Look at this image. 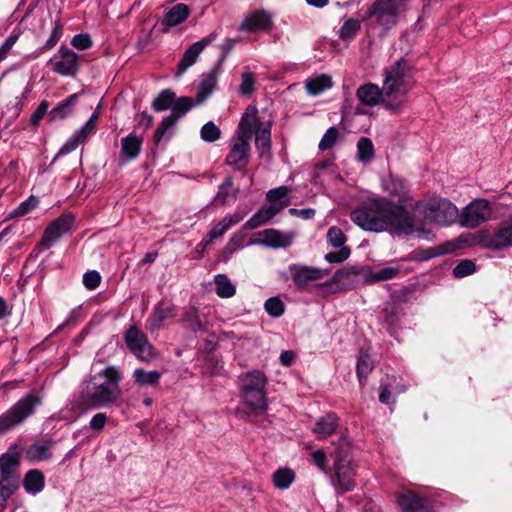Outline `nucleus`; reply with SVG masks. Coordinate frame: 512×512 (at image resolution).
Listing matches in <instances>:
<instances>
[{
    "mask_svg": "<svg viewBox=\"0 0 512 512\" xmlns=\"http://www.w3.org/2000/svg\"><path fill=\"white\" fill-rule=\"evenodd\" d=\"M407 0H375L367 9L364 19H374L384 36L395 27L406 11Z\"/></svg>",
    "mask_w": 512,
    "mask_h": 512,
    "instance_id": "obj_6",
    "label": "nucleus"
},
{
    "mask_svg": "<svg viewBox=\"0 0 512 512\" xmlns=\"http://www.w3.org/2000/svg\"><path fill=\"white\" fill-rule=\"evenodd\" d=\"M510 223L503 225L493 236H491L486 246L492 250H500L512 246V213L509 215Z\"/></svg>",
    "mask_w": 512,
    "mask_h": 512,
    "instance_id": "obj_34",
    "label": "nucleus"
},
{
    "mask_svg": "<svg viewBox=\"0 0 512 512\" xmlns=\"http://www.w3.org/2000/svg\"><path fill=\"white\" fill-rule=\"evenodd\" d=\"M52 441L50 440H40L36 441L27 449L26 455L27 458L31 461H43L50 459Z\"/></svg>",
    "mask_w": 512,
    "mask_h": 512,
    "instance_id": "obj_40",
    "label": "nucleus"
},
{
    "mask_svg": "<svg viewBox=\"0 0 512 512\" xmlns=\"http://www.w3.org/2000/svg\"><path fill=\"white\" fill-rule=\"evenodd\" d=\"M356 96L359 101L366 106L383 105L386 100L384 88H379L376 84L368 83L357 89Z\"/></svg>",
    "mask_w": 512,
    "mask_h": 512,
    "instance_id": "obj_25",
    "label": "nucleus"
},
{
    "mask_svg": "<svg viewBox=\"0 0 512 512\" xmlns=\"http://www.w3.org/2000/svg\"><path fill=\"white\" fill-rule=\"evenodd\" d=\"M295 480V473L288 467L278 468L272 474L273 485L279 490L288 489Z\"/></svg>",
    "mask_w": 512,
    "mask_h": 512,
    "instance_id": "obj_43",
    "label": "nucleus"
},
{
    "mask_svg": "<svg viewBox=\"0 0 512 512\" xmlns=\"http://www.w3.org/2000/svg\"><path fill=\"white\" fill-rule=\"evenodd\" d=\"M396 500L402 512H434L427 498L411 490L397 492Z\"/></svg>",
    "mask_w": 512,
    "mask_h": 512,
    "instance_id": "obj_18",
    "label": "nucleus"
},
{
    "mask_svg": "<svg viewBox=\"0 0 512 512\" xmlns=\"http://www.w3.org/2000/svg\"><path fill=\"white\" fill-rule=\"evenodd\" d=\"M327 239L329 243L335 247H342L345 243V235L338 227H331L327 232Z\"/></svg>",
    "mask_w": 512,
    "mask_h": 512,
    "instance_id": "obj_60",
    "label": "nucleus"
},
{
    "mask_svg": "<svg viewBox=\"0 0 512 512\" xmlns=\"http://www.w3.org/2000/svg\"><path fill=\"white\" fill-rule=\"evenodd\" d=\"M404 316V303L398 299H391L385 303L379 313V320L385 325L388 333L397 338L401 328V320Z\"/></svg>",
    "mask_w": 512,
    "mask_h": 512,
    "instance_id": "obj_13",
    "label": "nucleus"
},
{
    "mask_svg": "<svg viewBox=\"0 0 512 512\" xmlns=\"http://www.w3.org/2000/svg\"><path fill=\"white\" fill-rule=\"evenodd\" d=\"M122 373L118 366L107 365L79 386V399L88 409L118 406L121 398Z\"/></svg>",
    "mask_w": 512,
    "mask_h": 512,
    "instance_id": "obj_2",
    "label": "nucleus"
},
{
    "mask_svg": "<svg viewBox=\"0 0 512 512\" xmlns=\"http://www.w3.org/2000/svg\"><path fill=\"white\" fill-rule=\"evenodd\" d=\"M252 244H256V241H252L251 239H248L246 234L243 232H238L233 235V237L228 242L227 248L233 252L239 248H242L244 246H249Z\"/></svg>",
    "mask_w": 512,
    "mask_h": 512,
    "instance_id": "obj_59",
    "label": "nucleus"
},
{
    "mask_svg": "<svg viewBox=\"0 0 512 512\" xmlns=\"http://www.w3.org/2000/svg\"><path fill=\"white\" fill-rule=\"evenodd\" d=\"M44 485V475L37 469L29 470L23 479V487L25 491L31 495L40 493L44 489Z\"/></svg>",
    "mask_w": 512,
    "mask_h": 512,
    "instance_id": "obj_39",
    "label": "nucleus"
},
{
    "mask_svg": "<svg viewBox=\"0 0 512 512\" xmlns=\"http://www.w3.org/2000/svg\"><path fill=\"white\" fill-rule=\"evenodd\" d=\"M255 145L261 156L269 152L271 147V129L269 126L261 127L256 130Z\"/></svg>",
    "mask_w": 512,
    "mask_h": 512,
    "instance_id": "obj_49",
    "label": "nucleus"
},
{
    "mask_svg": "<svg viewBox=\"0 0 512 512\" xmlns=\"http://www.w3.org/2000/svg\"><path fill=\"white\" fill-rule=\"evenodd\" d=\"M272 19L269 13L264 10H256L247 15L240 26L239 31H268L271 29Z\"/></svg>",
    "mask_w": 512,
    "mask_h": 512,
    "instance_id": "obj_21",
    "label": "nucleus"
},
{
    "mask_svg": "<svg viewBox=\"0 0 512 512\" xmlns=\"http://www.w3.org/2000/svg\"><path fill=\"white\" fill-rule=\"evenodd\" d=\"M373 369V362L370 359L369 355L367 353H362L358 357L357 364H356V373L361 381L362 378H366L367 375L372 371Z\"/></svg>",
    "mask_w": 512,
    "mask_h": 512,
    "instance_id": "obj_54",
    "label": "nucleus"
},
{
    "mask_svg": "<svg viewBox=\"0 0 512 512\" xmlns=\"http://www.w3.org/2000/svg\"><path fill=\"white\" fill-rule=\"evenodd\" d=\"M424 218L437 225L445 226L459 220L457 207L447 199H438L425 206Z\"/></svg>",
    "mask_w": 512,
    "mask_h": 512,
    "instance_id": "obj_9",
    "label": "nucleus"
},
{
    "mask_svg": "<svg viewBox=\"0 0 512 512\" xmlns=\"http://www.w3.org/2000/svg\"><path fill=\"white\" fill-rule=\"evenodd\" d=\"M412 68L407 60L401 58L384 71L383 88L386 100L383 106L393 112L401 109L411 87Z\"/></svg>",
    "mask_w": 512,
    "mask_h": 512,
    "instance_id": "obj_3",
    "label": "nucleus"
},
{
    "mask_svg": "<svg viewBox=\"0 0 512 512\" xmlns=\"http://www.w3.org/2000/svg\"><path fill=\"white\" fill-rule=\"evenodd\" d=\"M289 271L291 278L298 289H303L307 283L320 280L330 273L328 269H321L301 264L290 265Z\"/></svg>",
    "mask_w": 512,
    "mask_h": 512,
    "instance_id": "obj_17",
    "label": "nucleus"
},
{
    "mask_svg": "<svg viewBox=\"0 0 512 512\" xmlns=\"http://www.w3.org/2000/svg\"><path fill=\"white\" fill-rule=\"evenodd\" d=\"M405 391V386L397 382V378L393 377L381 382V392L379 395V401L383 404L389 405L392 400L393 394H400Z\"/></svg>",
    "mask_w": 512,
    "mask_h": 512,
    "instance_id": "obj_42",
    "label": "nucleus"
},
{
    "mask_svg": "<svg viewBox=\"0 0 512 512\" xmlns=\"http://www.w3.org/2000/svg\"><path fill=\"white\" fill-rule=\"evenodd\" d=\"M53 70L64 76H73L78 70V56L69 48L62 46L51 58Z\"/></svg>",
    "mask_w": 512,
    "mask_h": 512,
    "instance_id": "obj_15",
    "label": "nucleus"
},
{
    "mask_svg": "<svg viewBox=\"0 0 512 512\" xmlns=\"http://www.w3.org/2000/svg\"><path fill=\"white\" fill-rule=\"evenodd\" d=\"M101 283V275L96 270H89L83 275V285L89 289H96Z\"/></svg>",
    "mask_w": 512,
    "mask_h": 512,
    "instance_id": "obj_62",
    "label": "nucleus"
},
{
    "mask_svg": "<svg viewBox=\"0 0 512 512\" xmlns=\"http://www.w3.org/2000/svg\"><path fill=\"white\" fill-rule=\"evenodd\" d=\"M339 426V417L334 412L320 416L312 429L318 439H325L332 435Z\"/></svg>",
    "mask_w": 512,
    "mask_h": 512,
    "instance_id": "obj_26",
    "label": "nucleus"
},
{
    "mask_svg": "<svg viewBox=\"0 0 512 512\" xmlns=\"http://www.w3.org/2000/svg\"><path fill=\"white\" fill-rule=\"evenodd\" d=\"M361 29V22L355 18L347 19L341 26L338 36L343 41L354 39Z\"/></svg>",
    "mask_w": 512,
    "mask_h": 512,
    "instance_id": "obj_51",
    "label": "nucleus"
},
{
    "mask_svg": "<svg viewBox=\"0 0 512 512\" xmlns=\"http://www.w3.org/2000/svg\"><path fill=\"white\" fill-rule=\"evenodd\" d=\"M219 70L220 66L216 64L211 71L203 75L197 90L196 105L202 104L212 94L217 85Z\"/></svg>",
    "mask_w": 512,
    "mask_h": 512,
    "instance_id": "obj_28",
    "label": "nucleus"
},
{
    "mask_svg": "<svg viewBox=\"0 0 512 512\" xmlns=\"http://www.w3.org/2000/svg\"><path fill=\"white\" fill-rule=\"evenodd\" d=\"M284 205H264L244 224L245 229H256L268 223L274 216L283 210Z\"/></svg>",
    "mask_w": 512,
    "mask_h": 512,
    "instance_id": "obj_27",
    "label": "nucleus"
},
{
    "mask_svg": "<svg viewBox=\"0 0 512 512\" xmlns=\"http://www.w3.org/2000/svg\"><path fill=\"white\" fill-rule=\"evenodd\" d=\"M20 478L0 477V512L7 507L10 497L18 490Z\"/></svg>",
    "mask_w": 512,
    "mask_h": 512,
    "instance_id": "obj_41",
    "label": "nucleus"
},
{
    "mask_svg": "<svg viewBox=\"0 0 512 512\" xmlns=\"http://www.w3.org/2000/svg\"><path fill=\"white\" fill-rule=\"evenodd\" d=\"M333 485L342 492L351 491L355 487V467L350 455V444L345 437H341L334 454Z\"/></svg>",
    "mask_w": 512,
    "mask_h": 512,
    "instance_id": "obj_5",
    "label": "nucleus"
},
{
    "mask_svg": "<svg viewBox=\"0 0 512 512\" xmlns=\"http://www.w3.org/2000/svg\"><path fill=\"white\" fill-rule=\"evenodd\" d=\"M132 378L139 387L155 388L159 385L162 378V372L157 370L147 371L143 368H136L132 373Z\"/></svg>",
    "mask_w": 512,
    "mask_h": 512,
    "instance_id": "obj_37",
    "label": "nucleus"
},
{
    "mask_svg": "<svg viewBox=\"0 0 512 512\" xmlns=\"http://www.w3.org/2000/svg\"><path fill=\"white\" fill-rule=\"evenodd\" d=\"M217 36V32L214 31L208 36L190 45L189 48L184 52L183 57L178 64L177 75L184 73L189 67H191L196 62L200 53L214 40H216Z\"/></svg>",
    "mask_w": 512,
    "mask_h": 512,
    "instance_id": "obj_19",
    "label": "nucleus"
},
{
    "mask_svg": "<svg viewBox=\"0 0 512 512\" xmlns=\"http://www.w3.org/2000/svg\"><path fill=\"white\" fill-rule=\"evenodd\" d=\"M239 193L240 189L234 187L233 176L228 175L225 177L224 181L219 185L218 191L213 200L214 202L226 205L231 202H235L238 198Z\"/></svg>",
    "mask_w": 512,
    "mask_h": 512,
    "instance_id": "obj_33",
    "label": "nucleus"
},
{
    "mask_svg": "<svg viewBox=\"0 0 512 512\" xmlns=\"http://www.w3.org/2000/svg\"><path fill=\"white\" fill-rule=\"evenodd\" d=\"M332 86V80L327 75H320L306 81V90L308 94L316 96L329 89Z\"/></svg>",
    "mask_w": 512,
    "mask_h": 512,
    "instance_id": "obj_45",
    "label": "nucleus"
},
{
    "mask_svg": "<svg viewBox=\"0 0 512 512\" xmlns=\"http://www.w3.org/2000/svg\"><path fill=\"white\" fill-rule=\"evenodd\" d=\"M492 216V207L486 199H476L469 203L459 213V223L462 227L474 229Z\"/></svg>",
    "mask_w": 512,
    "mask_h": 512,
    "instance_id": "obj_10",
    "label": "nucleus"
},
{
    "mask_svg": "<svg viewBox=\"0 0 512 512\" xmlns=\"http://www.w3.org/2000/svg\"><path fill=\"white\" fill-rule=\"evenodd\" d=\"M352 221L367 231L389 230L397 235H416L429 239L431 233L425 230L408 210L385 198L368 199L351 212Z\"/></svg>",
    "mask_w": 512,
    "mask_h": 512,
    "instance_id": "obj_1",
    "label": "nucleus"
},
{
    "mask_svg": "<svg viewBox=\"0 0 512 512\" xmlns=\"http://www.w3.org/2000/svg\"><path fill=\"white\" fill-rule=\"evenodd\" d=\"M264 309L268 315L278 318L284 314L285 305L279 297H270L264 303Z\"/></svg>",
    "mask_w": 512,
    "mask_h": 512,
    "instance_id": "obj_53",
    "label": "nucleus"
},
{
    "mask_svg": "<svg viewBox=\"0 0 512 512\" xmlns=\"http://www.w3.org/2000/svg\"><path fill=\"white\" fill-rule=\"evenodd\" d=\"M259 239L256 240V244H260L266 247L278 249L289 247L295 234L292 232H282L276 229H265L258 233Z\"/></svg>",
    "mask_w": 512,
    "mask_h": 512,
    "instance_id": "obj_20",
    "label": "nucleus"
},
{
    "mask_svg": "<svg viewBox=\"0 0 512 512\" xmlns=\"http://www.w3.org/2000/svg\"><path fill=\"white\" fill-rule=\"evenodd\" d=\"M190 14V9L186 4L178 3L173 5L164 15L161 25L164 31L184 22Z\"/></svg>",
    "mask_w": 512,
    "mask_h": 512,
    "instance_id": "obj_31",
    "label": "nucleus"
},
{
    "mask_svg": "<svg viewBox=\"0 0 512 512\" xmlns=\"http://www.w3.org/2000/svg\"><path fill=\"white\" fill-rule=\"evenodd\" d=\"M246 213L241 212L239 210L235 211L232 214H227L220 222L214 224L209 232L207 233L206 238L203 240L206 244L211 242L214 239L220 238L223 236L233 225L238 224L245 217Z\"/></svg>",
    "mask_w": 512,
    "mask_h": 512,
    "instance_id": "obj_22",
    "label": "nucleus"
},
{
    "mask_svg": "<svg viewBox=\"0 0 512 512\" xmlns=\"http://www.w3.org/2000/svg\"><path fill=\"white\" fill-rule=\"evenodd\" d=\"M175 93L170 89L162 90L152 102V108L156 112L165 111L168 108L172 109Z\"/></svg>",
    "mask_w": 512,
    "mask_h": 512,
    "instance_id": "obj_48",
    "label": "nucleus"
},
{
    "mask_svg": "<svg viewBox=\"0 0 512 512\" xmlns=\"http://www.w3.org/2000/svg\"><path fill=\"white\" fill-rule=\"evenodd\" d=\"M200 135L205 142H215L220 138L221 130L214 122L209 121L202 126Z\"/></svg>",
    "mask_w": 512,
    "mask_h": 512,
    "instance_id": "obj_56",
    "label": "nucleus"
},
{
    "mask_svg": "<svg viewBox=\"0 0 512 512\" xmlns=\"http://www.w3.org/2000/svg\"><path fill=\"white\" fill-rule=\"evenodd\" d=\"M83 141L74 133L60 148L58 153L53 159V162L62 155H66L72 151H74Z\"/></svg>",
    "mask_w": 512,
    "mask_h": 512,
    "instance_id": "obj_61",
    "label": "nucleus"
},
{
    "mask_svg": "<svg viewBox=\"0 0 512 512\" xmlns=\"http://www.w3.org/2000/svg\"><path fill=\"white\" fill-rule=\"evenodd\" d=\"M374 158V145L368 137H361L357 142V160L368 163Z\"/></svg>",
    "mask_w": 512,
    "mask_h": 512,
    "instance_id": "obj_47",
    "label": "nucleus"
},
{
    "mask_svg": "<svg viewBox=\"0 0 512 512\" xmlns=\"http://www.w3.org/2000/svg\"><path fill=\"white\" fill-rule=\"evenodd\" d=\"M254 77L250 72H244L242 74V81L239 87V91L243 95H250L254 90Z\"/></svg>",
    "mask_w": 512,
    "mask_h": 512,
    "instance_id": "obj_63",
    "label": "nucleus"
},
{
    "mask_svg": "<svg viewBox=\"0 0 512 512\" xmlns=\"http://www.w3.org/2000/svg\"><path fill=\"white\" fill-rule=\"evenodd\" d=\"M38 204L39 200L34 196H30L26 200L21 202L13 211H11L7 218L12 219L24 216L30 213L33 209H35Z\"/></svg>",
    "mask_w": 512,
    "mask_h": 512,
    "instance_id": "obj_52",
    "label": "nucleus"
},
{
    "mask_svg": "<svg viewBox=\"0 0 512 512\" xmlns=\"http://www.w3.org/2000/svg\"><path fill=\"white\" fill-rule=\"evenodd\" d=\"M339 136V131L336 127H330L326 130L322 139L319 142V149L321 151L328 150L334 146Z\"/></svg>",
    "mask_w": 512,
    "mask_h": 512,
    "instance_id": "obj_58",
    "label": "nucleus"
},
{
    "mask_svg": "<svg viewBox=\"0 0 512 512\" xmlns=\"http://www.w3.org/2000/svg\"><path fill=\"white\" fill-rule=\"evenodd\" d=\"M288 194L289 188L287 186H279L277 188L270 189L266 194V198L270 202V205H284V209L290 205Z\"/></svg>",
    "mask_w": 512,
    "mask_h": 512,
    "instance_id": "obj_46",
    "label": "nucleus"
},
{
    "mask_svg": "<svg viewBox=\"0 0 512 512\" xmlns=\"http://www.w3.org/2000/svg\"><path fill=\"white\" fill-rule=\"evenodd\" d=\"M75 217L71 213H65L52 221L45 229L40 245L48 249L60 238L71 232Z\"/></svg>",
    "mask_w": 512,
    "mask_h": 512,
    "instance_id": "obj_11",
    "label": "nucleus"
},
{
    "mask_svg": "<svg viewBox=\"0 0 512 512\" xmlns=\"http://www.w3.org/2000/svg\"><path fill=\"white\" fill-rule=\"evenodd\" d=\"M476 271V265L475 263L470 259H464L460 261L454 268H453V276L455 278H464L471 274H473Z\"/></svg>",
    "mask_w": 512,
    "mask_h": 512,
    "instance_id": "obj_55",
    "label": "nucleus"
},
{
    "mask_svg": "<svg viewBox=\"0 0 512 512\" xmlns=\"http://www.w3.org/2000/svg\"><path fill=\"white\" fill-rule=\"evenodd\" d=\"M258 121L257 109L255 107L247 108L246 113L242 116L238 130L234 138H241L250 142L253 134V128Z\"/></svg>",
    "mask_w": 512,
    "mask_h": 512,
    "instance_id": "obj_35",
    "label": "nucleus"
},
{
    "mask_svg": "<svg viewBox=\"0 0 512 512\" xmlns=\"http://www.w3.org/2000/svg\"><path fill=\"white\" fill-rule=\"evenodd\" d=\"M42 396L38 392H30L16 401L0 415V434H5L23 424L41 406Z\"/></svg>",
    "mask_w": 512,
    "mask_h": 512,
    "instance_id": "obj_4",
    "label": "nucleus"
},
{
    "mask_svg": "<svg viewBox=\"0 0 512 512\" xmlns=\"http://www.w3.org/2000/svg\"><path fill=\"white\" fill-rule=\"evenodd\" d=\"M143 139L135 134H129L121 139L120 159L127 162L136 159L142 148Z\"/></svg>",
    "mask_w": 512,
    "mask_h": 512,
    "instance_id": "obj_32",
    "label": "nucleus"
},
{
    "mask_svg": "<svg viewBox=\"0 0 512 512\" xmlns=\"http://www.w3.org/2000/svg\"><path fill=\"white\" fill-rule=\"evenodd\" d=\"M246 407L253 413L263 414L268 408L266 391H241Z\"/></svg>",
    "mask_w": 512,
    "mask_h": 512,
    "instance_id": "obj_29",
    "label": "nucleus"
},
{
    "mask_svg": "<svg viewBox=\"0 0 512 512\" xmlns=\"http://www.w3.org/2000/svg\"><path fill=\"white\" fill-rule=\"evenodd\" d=\"M478 243V237L473 234H462L458 238L446 241L436 247L424 251L422 256H445L464 247H471Z\"/></svg>",
    "mask_w": 512,
    "mask_h": 512,
    "instance_id": "obj_16",
    "label": "nucleus"
},
{
    "mask_svg": "<svg viewBox=\"0 0 512 512\" xmlns=\"http://www.w3.org/2000/svg\"><path fill=\"white\" fill-rule=\"evenodd\" d=\"M400 273L399 267L390 266L381 268L376 271L369 270L364 275L365 283H374L379 281H386L395 278Z\"/></svg>",
    "mask_w": 512,
    "mask_h": 512,
    "instance_id": "obj_44",
    "label": "nucleus"
},
{
    "mask_svg": "<svg viewBox=\"0 0 512 512\" xmlns=\"http://www.w3.org/2000/svg\"><path fill=\"white\" fill-rule=\"evenodd\" d=\"M77 101L78 94L74 93L59 102L51 111H49V120L53 122L65 119L67 116L72 114Z\"/></svg>",
    "mask_w": 512,
    "mask_h": 512,
    "instance_id": "obj_38",
    "label": "nucleus"
},
{
    "mask_svg": "<svg viewBox=\"0 0 512 512\" xmlns=\"http://www.w3.org/2000/svg\"><path fill=\"white\" fill-rule=\"evenodd\" d=\"M216 294L221 298H229L235 295L236 288L225 274L215 276Z\"/></svg>",
    "mask_w": 512,
    "mask_h": 512,
    "instance_id": "obj_50",
    "label": "nucleus"
},
{
    "mask_svg": "<svg viewBox=\"0 0 512 512\" xmlns=\"http://www.w3.org/2000/svg\"><path fill=\"white\" fill-rule=\"evenodd\" d=\"M20 452L17 447L9 448L0 457V477L20 478L18 468Z\"/></svg>",
    "mask_w": 512,
    "mask_h": 512,
    "instance_id": "obj_24",
    "label": "nucleus"
},
{
    "mask_svg": "<svg viewBox=\"0 0 512 512\" xmlns=\"http://www.w3.org/2000/svg\"><path fill=\"white\" fill-rule=\"evenodd\" d=\"M174 310V305L160 301L155 306L152 315L148 319L149 330L151 332L158 331L166 319L174 317Z\"/></svg>",
    "mask_w": 512,
    "mask_h": 512,
    "instance_id": "obj_30",
    "label": "nucleus"
},
{
    "mask_svg": "<svg viewBox=\"0 0 512 512\" xmlns=\"http://www.w3.org/2000/svg\"><path fill=\"white\" fill-rule=\"evenodd\" d=\"M193 106H196V104L189 97L182 96L178 99L175 98L171 113L163 118L154 133L153 140L155 144H159L163 140L169 141L173 135V129L178 120Z\"/></svg>",
    "mask_w": 512,
    "mask_h": 512,
    "instance_id": "obj_7",
    "label": "nucleus"
},
{
    "mask_svg": "<svg viewBox=\"0 0 512 512\" xmlns=\"http://www.w3.org/2000/svg\"><path fill=\"white\" fill-rule=\"evenodd\" d=\"M71 45L78 50H86L92 46V40L88 34H77L72 38Z\"/></svg>",
    "mask_w": 512,
    "mask_h": 512,
    "instance_id": "obj_64",
    "label": "nucleus"
},
{
    "mask_svg": "<svg viewBox=\"0 0 512 512\" xmlns=\"http://www.w3.org/2000/svg\"><path fill=\"white\" fill-rule=\"evenodd\" d=\"M354 276L355 272L353 270L340 269L336 271L329 280L318 283L316 288L323 295L347 291L354 287Z\"/></svg>",
    "mask_w": 512,
    "mask_h": 512,
    "instance_id": "obj_14",
    "label": "nucleus"
},
{
    "mask_svg": "<svg viewBox=\"0 0 512 512\" xmlns=\"http://www.w3.org/2000/svg\"><path fill=\"white\" fill-rule=\"evenodd\" d=\"M241 391H266L267 378L260 370L248 371L241 376Z\"/></svg>",
    "mask_w": 512,
    "mask_h": 512,
    "instance_id": "obj_36",
    "label": "nucleus"
},
{
    "mask_svg": "<svg viewBox=\"0 0 512 512\" xmlns=\"http://www.w3.org/2000/svg\"><path fill=\"white\" fill-rule=\"evenodd\" d=\"M182 326L189 332L197 335L204 334L208 330V322L194 306H191L181 318Z\"/></svg>",
    "mask_w": 512,
    "mask_h": 512,
    "instance_id": "obj_23",
    "label": "nucleus"
},
{
    "mask_svg": "<svg viewBox=\"0 0 512 512\" xmlns=\"http://www.w3.org/2000/svg\"><path fill=\"white\" fill-rule=\"evenodd\" d=\"M99 118V112L94 111L90 118L85 122V124L75 132V134L84 142L86 138L93 132L96 127L97 121Z\"/></svg>",
    "mask_w": 512,
    "mask_h": 512,
    "instance_id": "obj_57",
    "label": "nucleus"
},
{
    "mask_svg": "<svg viewBox=\"0 0 512 512\" xmlns=\"http://www.w3.org/2000/svg\"><path fill=\"white\" fill-rule=\"evenodd\" d=\"M124 340L129 351L140 361L149 363L156 352L147 336L135 325L130 326L124 334Z\"/></svg>",
    "mask_w": 512,
    "mask_h": 512,
    "instance_id": "obj_8",
    "label": "nucleus"
},
{
    "mask_svg": "<svg viewBox=\"0 0 512 512\" xmlns=\"http://www.w3.org/2000/svg\"><path fill=\"white\" fill-rule=\"evenodd\" d=\"M250 162V142L232 137L230 150L225 158V164L235 171L244 173Z\"/></svg>",
    "mask_w": 512,
    "mask_h": 512,
    "instance_id": "obj_12",
    "label": "nucleus"
}]
</instances>
